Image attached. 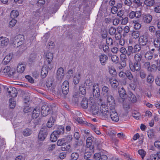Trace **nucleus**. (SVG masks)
<instances>
[{
  "label": "nucleus",
  "mask_w": 160,
  "mask_h": 160,
  "mask_svg": "<svg viewBox=\"0 0 160 160\" xmlns=\"http://www.w3.org/2000/svg\"><path fill=\"white\" fill-rule=\"evenodd\" d=\"M2 72L5 75H8L9 76H12L13 75L15 72L14 69L12 68H11L9 66H6L2 70Z\"/></svg>",
  "instance_id": "423d86ee"
},
{
  "label": "nucleus",
  "mask_w": 160,
  "mask_h": 160,
  "mask_svg": "<svg viewBox=\"0 0 160 160\" xmlns=\"http://www.w3.org/2000/svg\"><path fill=\"white\" fill-rule=\"evenodd\" d=\"M142 58V56L140 53H138L134 55V59L136 62L138 63L141 61Z\"/></svg>",
  "instance_id": "72a5a7b5"
},
{
  "label": "nucleus",
  "mask_w": 160,
  "mask_h": 160,
  "mask_svg": "<svg viewBox=\"0 0 160 160\" xmlns=\"http://www.w3.org/2000/svg\"><path fill=\"white\" fill-rule=\"evenodd\" d=\"M9 106L10 108H13L16 105V102L14 101L13 98H11L9 99Z\"/></svg>",
  "instance_id": "a19ab883"
},
{
  "label": "nucleus",
  "mask_w": 160,
  "mask_h": 160,
  "mask_svg": "<svg viewBox=\"0 0 160 160\" xmlns=\"http://www.w3.org/2000/svg\"><path fill=\"white\" fill-rule=\"evenodd\" d=\"M9 42L8 38L1 36L0 37V47L4 48L7 46Z\"/></svg>",
  "instance_id": "9b49d317"
},
{
  "label": "nucleus",
  "mask_w": 160,
  "mask_h": 160,
  "mask_svg": "<svg viewBox=\"0 0 160 160\" xmlns=\"http://www.w3.org/2000/svg\"><path fill=\"white\" fill-rule=\"evenodd\" d=\"M138 153L141 156L142 160H143V158L146 155V152L143 149H140L138 150Z\"/></svg>",
  "instance_id": "79ce46f5"
},
{
  "label": "nucleus",
  "mask_w": 160,
  "mask_h": 160,
  "mask_svg": "<svg viewBox=\"0 0 160 160\" xmlns=\"http://www.w3.org/2000/svg\"><path fill=\"white\" fill-rule=\"evenodd\" d=\"M81 75L79 73L77 74L73 78V82L75 84H78L81 78Z\"/></svg>",
  "instance_id": "2f4dec72"
},
{
  "label": "nucleus",
  "mask_w": 160,
  "mask_h": 160,
  "mask_svg": "<svg viewBox=\"0 0 160 160\" xmlns=\"http://www.w3.org/2000/svg\"><path fill=\"white\" fill-rule=\"evenodd\" d=\"M109 118H110L112 121L117 122L119 121V116L115 108L109 109Z\"/></svg>",
  "instance_id": "20e7f679"
},
{
  "label": "nucleus",
  "mask_w": 160,
  "mask_h": 160,
  "mask_svg": "<svg viewBox=\"0 0 160 160\" xmlns=\"http://www.w3.org/2000/svg\"><path fill=\"white\" fill-rule=\"evenodd\" d=\"M121 54H126L127 50L126 48L123 47H121L119 50Z\"/></svg>",
  "instance_id": "0e129e2a"
},
{
  "label": "nucleus",
  "mask_w": 160,
  "mask_h": 160,
  "mask_svg": "<svg viewBox=\"0 0 160 160\" xmlns=\"http://www.w3.org/2000/svg\"><path fill=\"white\" fill-rule=\"evenodd\" d=\"M119 93L120 97L122 99L123 101H124L125 97L126 95V91L123 88H122L119 90Z\"/></svg>",
  "instance_id": "c85d7f7f"
},
{
  "label": "nucleus",
  "mask_w": 160,
  "mask_h": 160,
  "mask_svg": "<svg viewBox=\"0 0 160 160\" xmlns=\"http://www.w3.org/2000/svg\"><path fill=\"white\" fill-rule=\"evenodd\" d=\"M107 105L109 106V109L114 108L115 107V102L114 99L112 95L107 97Z\"/></svg>",
  "instance_id": "0eeeda50"
},
{
  "label": "nucleus",
  "mask_w": 160,
  "mask_h": 160,
  "mask_svg": "<svg viewBox=\"0 0 160 160\" xmlns=\"http://www.w3.org/2000/svg\"><path fill=\"white\" fill-rule=\"evenodd\" d=\"M45 55L47 61L46 63L47 64L48 67L49 69H51L52 67L51 62L53 58V54L52 52L48 51L45 53Z\"/></svg>",
  "instance_id": "7ed1b4c3"
},
{
  "label": "nucleus",
  "mask_w": 160,
  "mask_h": 160,
  "mask_svg": "<svg viewBox=\"0 0 160 160\" xmlns=\"http://www.w3.org/2000/svg\"><path fill=\"white\" fill-rule=\"evenodd\" d=\"M66 143L63 138L59 139L57 142V145L58 146H63Z\"/></svg>",
  "instance_id": "864d4df0"
},
{
  "label": "nucleus",
  "mask_w": 160,
  "mask_h": 160,
  "mask_svg": "<svg viewBox=\"0 0 160 160\" xmlns=\"http://www.w3.org/2000/svg\"><path fill=\"white\" fill-rule=\"evenodd\" d=\"M79 157V154L77 152H73L71 155V158L72 160H77Z\"/></svg>",
  "instance_id": "49530a36"
},
{
  "label": "nucleus",
  "mask_w": 160,
  "mask_h": 160,
  "mask_svg": "<svg viewBox=\"0 0 160 160\" xmlns=\"http://www.w3.org/2000/svg\"><path fill=\"white\" fill-rule=\"evenodd\" d=\"M102 92L103 94L107 97L111 95V91L107 86H104L102 87Z\"/></svg>",
  "instance_id": "393cba45"
},
{
  "label": "nucleus",
  "mask_w": 160,
  "mask_h": 160,
  "mask_svg": "<svg viewBox=\"0 0 160 160\" xmlns=\"http://www.w3.org/2000/svg\"><path fill=\"white\" fill-rule=\"evenodd\" d=\"M111 59L112 62L115 63H117L119 61V58L116 55H114L112 56Z\"/></svg>",
  "instance_id": "09e8293b"
},
{
  "label": "nucleus",
  "mask_w": 160,
  "mask_h": 160,
  "mask_svg": "<svg viewBox=\"0 0 160 160\" xmlns=\"http://www.w3.org/2000/svg\"><path fill=\"white\" fill-rule=\"evenodd\" d=\"M154 45L156 48H158L160 46V41L158 39H156L154 41Z\"/></svg>",
  "instance_id": "4d7b16f0"
},
{
  "label": "nucleus",
  "mask_w": 160,
  "mask_h": 160,
  "mask_svg": "<svg viewBox=\"0 0 160 160\" xmlns=\"http://www.w3.org/2000/svg\"><path fill=\"white\" fill-rule=\"evenodd\" d=\"M109 32L110 34L114 35L116 32V28L113 27H111L109 30Z\"/></svg>",
  "instance_id": "13d9d810"
},
{
  "label": "nucleus",
  "mask_w": 160,
  "mask_h": 160,
  "mask_svg": "<svg viewBox=\"0 0 160 160\" xmlns=\"http://www.w3.org/2000/svg\"><path fill=\"white\" fill-rule=\"evenodd\" d=\"M154 80V78L151 75H149L147 77V81L148 83H151L153 82Z\"/></svg>",
  "instance_id": "5fc2aeb1"
},
{
  "label": "nucleus",
  "mask_w": 160,
  "mask_h": 160,
  "mask_svg": "<svg viewBox=\"0 0 160 160\" xmlns=\"http://www.w3.org/2000/svg\"><path fill=\"white\" fill-rule=\"evenodd\" d=\"M148 135L149 138H152L154 136V133L153 130H150L148 132Z\"/></svg>",
  "instance_id": "680f3d73"
},
{
  "label": "nucleus",
  "mask_w": 160,
  "mask_h": 160,
  "mask_svg": "<svg viewBox=\"0 0 160 160\" xmlns=\"http://www.w3.org/2000/svg\"><path fill=\"white\" fill-rule=\"evenodd\" d=\"M148 41V37L145 35L141 36L138 40L139 44L142 46H144L147 43Z\"/></svg>",
  "instance_id": "f3484780"
},
{
  "label": "nucleus",
  "mask_w": 160,
  "mask_h": 160,
  "mask_svg": "<svg viewBox=\"0 0 160 160\" xmlns=\"http://www.w3.org/2000/svg\"><path fill=\"white\" fill-rule=\"evenodd\" d=\"M24 39V36L22 35L19 34L16 36L13 40V46L16 48L21 46L23 44Z\"/></svg>",
  "instance_id": "f03ea898"
},
{
  "label": "nucleus",
  "mask_w": 160,
  "mask_h": 160,
  "mask_svg": "<svg viewBox=\"0 0 160 160\" xmlns=\"http://www.w3.org/2000/svg\"><path fill=\"white\" fill-rule=\"evenodd\" d=\"M25 78L30 83H33L34 82V80L31 76L29 75H27L25 76Z\"/></svg>",
  "instance_id": "338daca9"
},
{
  "label": "nucleus",
  "mask_w": 160,
  "mask_h": 160,
  "mask_svg": "<svg viewBox=\"0 0 160 160\" xmlns=\"http://www.w3.org/2000/svg\"><path fill=\"white\" fill-rule=\"evenodd\" d=\"M12 57V53H9L8 54L5 56L3 60V63L6 64L8 63Z\"/></svg>",
  "instance_id": "7c9ffc66"
},
{
  "label": "nucleus",
  "mask_w": 160,
  "mask_h": 160,
  "mask_svg": "<svg viewBox=\"0 0 160 160\" xmlns=\"http://www.w3.org/2000/svg\"><path fill=\"white\" fill-rule=\"evenodd\" d=\"M91 102V100L88 101L87 98H83L82 101L81 106L83 109H87L90 104Z\"/></svg>",
  "instance_id": "aec40b11"
},
{
  "label": "nucleus",
  "mask_w": 160,
  "mask_h": 160,
  "mask_svg": "<svg viewBox=\"0 0 160 160\" xmlns=\"http://www.w3.org/2000/svg\"><path fill=\"white\" fill-rule=\"evenodd\" d=\"M55 120L56 117L55 116H52L50 117L47 123V127L49 128L52 127L54 124Z\"/></svg>",
  "instance_id": "cd10ccee"
},
{
  "label": "nucleus",
  "mask_w": 160,
  "mask_h": 160,
  "mask_svg": "<svg viewBox=\"0 0 160 160\" xmlns=\"http://www.w3.org/2000/svg\"><path fill=\"white\" fill-rule=\"evenodd\" d=\"M99 61L102 65H104L108 59V56L105 54H103L99 56Z\"/></svg>",
  "instance_id": "412c9836"
},
{
  "label": "nucleus",
  "mask_w": 160,
  "mask_h": 160,
  "mask_svg": "<svg viewBox=\"0 0 160 160\" xmlns=\"http://www.w3.org/2000/svg\"><path fill=\"white\" fill-rule=\"evenodd\" d=\"M152 19V16L149 14L145 15L144 17V22L147 23H150Z\"/></svg>",
  "instance_id": "473e14b6"
},
{
  "label": "nucleus",
  "mask_w": 160,
  "mask_h": 160,
  "mask_svg": "<svg viewBox=\"0 0 160 160\" xmlns=\"http://www.w3.org/2000/svg\"><path fill=\"white\" fill-rule=\"evenodd\" d=\"M59 135L56 131H54L51 135L50 140L52 142H56L59 137Z\"/></svg>",
  "instance_id": "b1692460"
},
{
  "label": "nucleus",
  "mask_w": 160,
  "mask_h": 160,
  "mask_svg": "<svg viewBox=\"0 0 160 160\" xmlns=\"http://www.w3.org/2000/svg\"><path fill=\"white\" fill-rule=\"evenodd\" d=\"M19 15V12L18 11L15 10H12L10 14L11 17L13 18H17Z\"/></svg>",
  "instance_id": "ea45409f"
},
{
  "label": "nucleus",
  "mask_w": 160,
  "mask_h": 160,
  "mask_svg": "<svg viewBox=\"0 0 160 160\" xmlns=\"http://www.w3.org/2000/svg\"><path fill=\"white\" fill-rule=\"evenodd\" d=\"M17 91L15 88L13 87H9L7 89V95L13 98L17 96Z\"/></svg>",
  "instance_id": "9d476101"
},
{
  "label": "nucleus",
  "mask_w": 160,
  "mask_h": 160,
  "mask_svg": "<svg viewBox=\"0 0 160 160\" xmlns=\"http://www.w3.org/2000/svg\"><path fill=\"white\" fill-rule=\"evenodd\" d=\"M132 35L134 38L136 39L139 37L140 33L138 31H134L132 33Z\"/></svg>",
  "instance_id": "bf43d9fd"
},
{
  "label": "nucleus",
  "mask_w": 160,
  "mask_h": 160,
  "mask_svg": "<svg viewBox=\"0 0 160 160\" xmlns=\"http://www.w3.org/2000/svg\"><path fill=\"white\" fill-rule=\"evenodd\" d=\"M92 142V140L91 137H89L87 138L86 141L87 147V150H88L89 148L91 146Z\"/></svg>",
  "instance_id": "4c0bfd02"
},
{
  "label": "nucleus",
  "mask_w": 160,
  "mask_h": 160,
  "mask_svg": "<svg viewBox=\"0 0 160 160\" xmlns=\"http://www.w3.org/2000/svg\"><path fill=\"white\" fill-rule=\"evenodd\" d=\"M64 130V127L62 126H59L58 127V130H55L58 134L59 135L61 134H63Z\"/></svg>",
  "instance_id": "c03bdc74"
},
{
  "label": "nucleus",
  "mask_w": 160,
  "mask_h": 160,
  "mask_svg": "<svg viewBox=\"0 0 160 160\" xmlns=\"http://www.w3.org/2000/svg\"><path fill=\"white\" fill-rule=\"evenodd\" d=\"M99 105L98 103L95 102H91L89 105L90 111L93 114L96 115L99 112Z\"/></svg>",
  "instance_id": "39448f33"
},
{
  "label": "nucleus",
  "mask_w": 160,
  "mask_h": 160,
  "mask_svg": "<svg viewBox=\"0 0 160 160\" xmlns=\"http://www.w3.org/2000/svg\"><path fill=\"white\" fill-rule=\"evenodd\" d=\"M139 75L140 78L142 79L144 78L146 76L145 72L142 70H141L140 72Z\"/></svg>",
  "instance_id": "774afa93"
},
{
  "label": "nucleus",
  "mask_w": 160,
  "mask_h": 160,
  "mask_svg": "<svg viewBox=\"0 0 160 160\" xmlns=\"http://www.w3.org/2000/svg\"><path fill=\"white\" fill-rule=\"evenodd\" d=\"M64 73L62 68H59L57 72V78L58 80H62L64 78Z\"/></svg>",
  "instance_id": "2eb2a0df"
},
{
  "label": "nucleus",
  "mask_w": 160,
  "mask_h": 160,
  "mask_svg": "<svg viewBox=\"0 0 160 160\" xmlns=\"http://www.w3.org/2000/svg\"><path fill=\"white\" fill-rule=\"evenodd\" d=\"M71 146L70 144L66 146L65 144L63 145V146L61 148V149L63 151H67L71 150Z\"/></svg>",
  "instance_id": "de8ad7c7"
},
{
  "label": "nucleus",
  "mask_w": 160,
  "mask_h": 160,
  "mask_svg": "<svg viewBox=\"0 0 160 160\" xmlns=\"http://www.w3.org/2000/svg\"><path fill=\"white\" fill-rule=\"evenodd\" d=\"M127 99L132 103H135L137 101V98L135 95L131 92H129L127 96Z\"/></svg>",
  "instance_id": "a211bd4d"
},
{
  "label": "nucleus",
  "mask_w": 160,
  "mask_h": 160,
  "mask_svg": "<svg viewBox=\"0 0 160 160\" xmlns=\"http://www.w3.org/2000/svg\"><path fill=\"white\" fill-rule=\"evenodd\" d=\"M62 88L63 94L64 95L67 94L69 89L68 82L67 81H64L62 85Z\"/></svg>",
  "instance_id": "ddd939ff"
},
{
  "label": "nucleus",
  "mask_w": 160,
  "mask_h": 160,
  "mask_svg": "<svg viewBox=\"0 0 160 160\" xmlns=\"http://www.w3.org/2000/svg\"><path fill=\"white\" fill-rule=\"evenodd\" d=\"M129 65L130 68L132 72L138 71L140 69V66L138 62H135L133 63L132 61H130Z\"/></svg>",
  "instance_id": "6e6552de"
},
{
  "label": "nucleus",
  "mask_w": 160,
  "mask_h": 160,
  "mask_svg": "<svg viewBox=\"0 0 160 160\" xmlns=\"http://www.w3.org/2000/svg\"><path fill=\"white\" fill-rule=\"evenodd\" d=\"M133 27L135 29H139L141 27V24L139 23L137 21H133Z\"/></svg>",
  "instance_id": "58836bf2"
},
{
  "label": "nucleus",
  "mask_w": 160,
  "mask_h": 160,
  "mask_svg": "<svg viewBox=\"0 0 160 160\" xmlns=\"http://www.w3.org/2000/svg\"><path fill=\"white\" fill-rule=\"evenodd\" d=\"M50 112V107L48 105H43L41 107V113L42 115L45 117L47 116Z\"/></svg>",
  "instance_id": "f8f14e48"
},
{
  "label": "nucleus",
  "mask_w": 160,
  "mask_h": 160,
  "mask_svg": "<svg viewBox=\"0 0 160 160\" xmlns=\"http://www.w3.org/2000/svg\"><path fill=\"white\" fill-rule=\"evenodd\" d=\"M47 136L46 129L42 128L41 129L38 136V140L43 141L45 138Z\"/></svg>",
  "instance_id": "4468645a"
},
{
  "label": "nucleus",
  "mask_w": 160,
  "mask_h": 160,
  "mask_svg": "<svg viewBox=\"0 0 160 160\" xmlns=\"http://www.w3.org/2000/svg\"><path fill=\"white\" fill-rule=\"evenodd\" d=\"M73 71L72 70L70 69L68 70L67 73V78H72L73 76Z\"/></svg>",
  "instance_id": "6e6d98bb"
},
{
  "label": "nucleus",
  "mask_w": 160,
  "mask_h": 160,
  "mask_svg": "<svg viewBox=\"0 0 160 160\" xmlns=\"http://www.w3.org/2000/svg\"><path fill=\"white\" fill-rule=\"evenodd\" d=\"M49 69L47 66L46 62L42 68L41 71V76L43 78H45L47 75L48 73V69Z\"/></svg>",
  "instance_id": "dca6fc26"
},
{
  "label": "nucleus",
  "mask_w": 160,
  "mask_h": 160,
  "mask_svg": "<svg viewBox=\"0 0 160 160\" xmlns=\"http://www.w3.org/2000/svg\"><path fill=\"white\" fill-rule=\"evenodd\" d=\"M17 20L14 19H12L9 22V27L11 28L14 27L17 23Z\"/></svg>",
  "instance_id": "603ef678"
},
{
  "label": "nucleus",
  "mask_w": 160,
  "mask_h": 160,
  "mask_svg": "<svg viewBox=\"0 0 160 160\" xmlns=\"http://www.w3.org/2000/svg\"><path fill=\"white\" fill-rule=\"evenodd\" d=\"M94 158L96 160H107L108 159V157L106 155H101L99 153H95L94 155Z\"/></svg>",
  "instance_id": "6ab92c4d"
},
{
  "label": "nucleus",
  "mask_w": 160,
  "mask_h": 160,
  "mask_svg": "<svg viewBox=\"0 0 160 160\" xmlns=\"http://www.w3.org/2000/svg\"><path fill=\"white\" fill-rule=\"evenodd\" d=\"M40 109L39 107H36L33 111L32 116L33 119L37 118L40 114Z\"/></svg>",
  "instance_id": "4be33fe9"
},
{
  "label": "nucleus",
  "mask_w": 160,
  "mask_h": 160,
  "mask_svg": "<svg viewBox=\"0 0 160 160\" xmlns=\"http://www.w3.org/2000/svg\"><path fill=\"white\" fill-rule=\"evenodd\" d=\"M145 58L148 60H150L152 59H153V60L154 61L153 58V55L150 52H147L145 55Z\"/></svg>",
  "instance_id": "e433bc0d"
},
{
  "label": "nucleus",
  "mask_w": 160,
  "mask_h": 160,
  "mask_svg": "<svg viewBox=\"0 0 160 160\" xmlns=\"http://www.w3.org/2000/svg\"><path fill=\"white\" fill-rule=\"evenodd\" d=\"M32 133V130L28 128L25 129L22 132L23 135L25 137L30 136Z\"/></svg>",
  "instance_id": "f704fd0d"
},
{
  "label": "nucleus",
  "mask_w": 160,
  "mask_h": 160,
  "mask_svg": "<svg viewBox=\"0 0 160 160\" xmlns=\"http://www.w3.org/2000/svg\"><path fill=\"white\" fill-rule=\"evenodd\" d=\"M36 55L34 53L31 54L29 56V59L30 61L32 62L36 58Z\"/></svg>",
  "instance_id": "e2e57ef3"
},
{
  "label": "nucleus",
  "mask_w": 160,
  "mask_h": 160,
  "mask_svg": "<svg viewBox=\"0 0 160 160\" xmlns=\"http://www.w3.org/2000/svg\"><path fill=\"white\" fill-rule=\"evenodd\" d=\"M128 78L130 80H132V81L134 83H136L138 81V78L137 77H133L132 75L130 72H128L126 73V75Z\"/></svg>",
  "instance_id": "bb28decb"
},
{
  "label": "nucleus",
  "mask_w": 160,
  "mask_h": 160,
  "mask_svg": "<svg viewBox=\"0 0 160 160\" xmlns=\"http://www.w3.org/2000/svg\"><path fill=\"white\" fill-rule=\"evenodd\" d=\"M91 155L92 153L90 152H87L84 153V158L86 160L90 159L91 157Z\"/></svg>",
  "instance_id": "3c124183"
},
{
  "label": "nucleus",
  "mask_w": 160,
  "mask_h": 160,
  "mask_svg": "<svg viewBox=\"0 0 160 160\" xmlns=\"http://www.w3.org/2000/svg\"><path fill=\"white\" fill-rule=\"evenodd\" d=\"M100 116L102 119L108 120L109 118V109L107 105L102 103L100 108Z\"/></svg>",
  "instance_id": "f257e3e1"
},
{
  "label": "nucleus",
  "mask_w": 160,
  "mask_h": 160,
  "mask_svg": "<svg viewBox=\"0 0 160 160\" xmlns=\"http://www.w3.org/2000/svg\"><path fill=\"white\" fill-rule=\"evenodd\" d=\"M109 81L111 86L114 88H116L118 85V82L115 78H111L109 79Z\"/></svg>",
  "instance_id": "a878e982"
},
{
  "label": "nucleus",
  "mask_w": 160,
  "mask_h": 160,
  "mask_svg": "<svg viewBox=\"0 0 160 160\" xmlns=\"http://www.w3.org/2000/svg\"><path fill=\"white\" fill-rule=\"evenodd\" d=\"M133 53H135L139 52L141 49V48L139 45L138 44L135 45L133 48Z\"/></svg>",
  "instance_id": "a18cd8bd"
},
{
  "label": "nucleus",
  "mask_w": 160,
  "mask_h": 160,
  "mask_svg": "<svg viewBox=\"0 0 160 160\" xmlns=\"http://www.w3.org/2000/svg\"><path fill=\"white\" fill-rule=\"evenodd\" d=\"M144 66L148 71L151 72L154 71V69L156 67V65L153 64L152 66V67L153 68H152L151 67L150 68V64L149 62H145L144 64Z\"/></svg>",
  "instance_id": "c756f323"
},
{
  "label": "nucleus",
  "mask_w": 160,
  "mask_h": 160,
  "mask_svg": "<svg viewBox=\"0 0 160 160\" xmlns=\"http://www.w3.org/2000/svg\"><path fill=\"white\" fill-rule=\"evenodd\" d=\"M93 94L94 97L97 98L100 96V90L98 84L94 83L93 85Z\"/></svg>",
  "instance_id": "1a4fd4ad"
},
{
  "label": "nucleus",
  "mask_w": 160,
  "mask_h": 160,
  "mask_svg": "<svg viewBox=\"0 0 160 160\" xmlns=\"http://www.w3.org/2000/svg\"><path fill=\"white\" fill-rule=\"evenodd\" d=\"M65 143L67 142H71L72 139V136L71 135H68L66 136L64 138H63Z\"/></svg>",
  "instance_id": "37998d69"
},
{
  "label": "nucleus",
  "mask_w": 160,
  "mask_h": 160,
  "mask_svg": "<svg viewBox=\"0 0 160 160\" xmlns=\"http://www.w3.org/2000/svg\"><path fill=\"white\" fill-rule=\"evenodd\" d=\"M109 72L111 75H115L116 73L115 69L113 67H110L109 68Z\"/></svg>",
  "instance_id": "8fccbe9b"
},
{
  "label": "nucleus",
  "mask_w": 160,
  "mask_h": 160,
  "mask_svg": "<svg viewBox=\"0 0 160 160\" xmlns=\"http://www.w3.org/2000/svg\"><path fill=\"white\" fill-rule=\"evenodd\" d=\"M147 160H157V156L155 154H151Z\"/></svg>",
  "instance_id": "052dcab7"
},
{
  "label": "nucleus",
  "mask_w": 160,
  "mask_h": 160,
  "mask_svg": "<svg viewBox=\"0 0 160 160\" xmlns=\"http://www.w3.org/2000/svg\"><path fill=\"white\" fill-rule=\"evenodd\" d=\"M144 3L148 6L151 7L154 4L155 1L154 0H145Z\"/></svg>",
  "instance_id": "c9c22d12"
},
{
  "label": "nucleus",
  "mask_w": 160,
  "mask_h": 160,
  "mask_svg": "<svg viewBox=\"0 0 160 160\" xmlns=\"http://www.w3.org/2000/svg\"><path fill=\"white\" fill-rule=\"evenodd\" d=\"M25 68L26 66L24 64L19 63L17 66V71L18 73H22L24 71Z\"/></svg>",
  "instance_id": "5701e85b"
},
{
  "label": "nucleus",
  "mask_w": 160,
  "mask_h": 160,
  "mask_svg": "<svg viewBox=\"0 0 160 160\" xmlns=\"http://www.w3.org/2000/svg\"><path fill=\"white\" fill-rule=\"evenodd\" d=\"M120 58L121 61L126 60L127 58L126 54H121Z\"/></svg>",
  "instance_id": "69168bd1"
}]
</instances>
